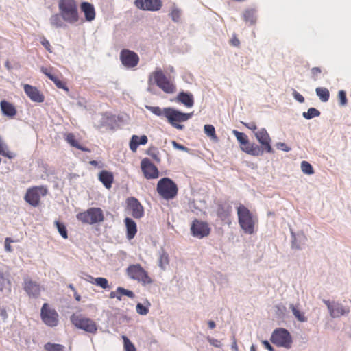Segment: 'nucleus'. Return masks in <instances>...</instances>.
Masks as SVG:
<instances>
[{
	"label": "nucleus",
	"instance_id": "18",
	"mask_svg": "<svg viewBox=\"0 0 351 351\" xmlns=\"http://www.w3.org/2000/svg\"><path fill=\"white\" fill-rule=\"evenodd\" d=\"M23 289L29 298H38L40 297L41 287L39 283L31 278H24Z\"/></svg>",
	"mask_w": 351,
	"mask_h": 351
},
{
	"label": "nucleus",
	"instance_id": "21",
	"mask_svg": "<svg viewBox=\"0 0 351 351\" xmlns=\"http://www.w3.org/2000/svg\"><path fill=\"white\" fill-rule=\"evenodd\" d=\"M241 149L252 156H261L265 152V148L261 145H258L255 143H250L249 141L245 147H241Z\"/></svg>",
	"mask_w": 351,
	"mask_h": 351
},
{
	"label": "nucleus",
	"instance_id": "50",
	"mask_svg": "<svg viewBox=\"0 0 351 351\" xmlns=\"http://www.w3.org/2000/svg\"><path fill=\"white\" fill-rule=\"evenodd\" d=\"M338 99L341 106H345L347 105L348 99L346 97V92L345 90H341L338 92Z\"/></svg>",
	"mask_w": 351,
	"mask_h": 351
},
{
	"label": "nucleus",
	"instance_id": "30",
	"mask_svg": "<svg viewBox=\"0 0 351 351\" xmlns=\"http://www.w3.org/2000/svg\"><path fill=\"white\" fill-rule=\"evenodd\" d=\"M66 21L64 19V16L59 12L58 13L54 14L49 18L50 25L55 28H64L66 27L65 24Z\"/></svg>",
	"mask_w": 351,
	"mask_h": 351
},
{
	"label": "nucleus",
	"instance_id": "34",
	"mask_svg": "<svg viewBox=\"0 0 351 351\" xmlns=\"http://www.w3.org/2000/svg\"><path fill=\"white\" fill-rule=\"evenodd\" d=\"M159 258H158V266L165 269L166 265L169 264V256L168 254L165 252L162 247L158 251Z\"/></svg>",
	"mask_w": 351,
	"mask_h": 351
},
{
	"label": "nucleus",
	"instance_id": "26",
	"mask_svg": "<svg viewBox=\"0 0 351 351\" xmlns=\"http://www.w3.org/2000/svg\"><path fill=\"white\" fill-rule=\"evenodd\" d=\"M291 234V248L295 250H301V245H304L306 241V236L302 232L295 233L292 230Z\"/></svg>",
	"mask_w": 351,
	"mask_h": 351
},
{
	"label": "nucleus",
	"instance_id": "29",
	"mask_svg": "<svg viewBox=\"0 0 351 351\" xmlns=\"http://www.w3.org/2000/svg\"><path fill=\"white\" fill-rule=\"evenodd\" d=\"M1 110L3 115L8 117H13L16 114V110L14 106L6 100H2L0 102Z\"/></svg>",
	"mask_w": 351,
	"mask_h": 351
},
{
	"label": "nucleus",
	"instance_id": "42",
	"mask_svg": "<svg viewBox=\"0 0 351 351\" xmlns=\"http://www.w3.org/2000/svg\"><path fill=\"white\" fill-rule=\"evenodd\" d=\"M44 348L46 351H64V346L61 344L48 342L45 344Z\"/></svg>",
	"mask_w": 351,
	"mask_h": 351
},
{
	"label": "nucleus",
	"instance_id": "35",
	"mask_svg": "<svg viewBox=\"0 0 351 351\" xmlns=\"http://www.w3.org/2000/svg\"><path fill=\"white\" fill-rule=\"evenodd\" d=\"M232 134L234 135L237 140L240 143L241 147H245L246 144H247L249 139L248 136L245 133L239 132L236 130H233Z\"/></svg>",
	"mask_w": 351,
	"mask_h": 351
},
{
	"label": "nucleus",
	"instance_id": "62",
	"mask_svg": "<svg viewBox=\"0 0 351 351\" xmlns=\"http://www.w3.org/2000/svg\"><path fill=\"white\" fill-rule=\"evenodd\" d=\"M276 308H277L276 313L279 315L283 314L286 310V307L283 305H276Z\"/></svg>",
	"mask_w": 351,
	"mask_h": 351
},
{
	"label": "nucleus",
	"instance_id": "55",
	"mask_svg": "<svg viewBox=\"0 0 351 351\" xmlns=\"http://www.w3.org/2000/svg\"><path fill=\"white\" fill-rule=\"evenodd\" d=\"M208 339V341L209 342V343L212 346H213L214 347H216V348H221V343L220 342V341L216 339H214L213 337H208L207 338Z\"/></svg>",
	"mask_w": 351,
	"mask_h": 351
},
{
	"label": "nucleus",
	"instance_id": "39",
	"mask_svg": "<svg viewBox=\"0 0 351 351\" xmlns=\"http://www.w3.org/2000/svg\"><path fill=\"white\" fill-rule=\"evenodd\" d=\"M90 282L104 289L110 288L108 280L106 278L97 277L94 281L90 280Z\"/></svg>",
	"mask_w": 351,
	"mask_h": 351
},
{
	"label": "nucleus",
	"instance_id": "33",
	"mask_svg": "<svg viewBox=\"0 0 351 351\" xmlns=\"http://www.w3.org/2000/svg\"><path fill=\"white\" fill-rule=\"evenodd\" d=\"M289 308L291 310V312L294 317L301 322H305L307 321L306 317L304 315L303 312H301L296 306L293 304H289Z\"/></svg>",
	"mask_w": 351,
	"mask_h": 351
},
{
	"label": "nucleus",
	"instance_id": "27",
	"mask_svg": "<svg viewBox=\"0 0 351 351\" xmlns=\"http://www.w3.org/2000/svg\"><path fill=\"white\" fill-rule=\"evenodd\" d=\"M99 180L106 189H109L112 187V184L114 181V175L110 171L102 170L99 173Z\"/></svg>",
	"mask_w": 351,
	"mask_h": 351
},
{
	"label": "nucleus",
	"instance_id": "6",
	"mask_svg": "<svg viewBox=\"0 0 351 351\" xmlns=\"http://www.w3.org/2000/svg\"><path fill=\"white\" fill-rule=\"evenodd\" d=\"M270 341L278 347L289 349L291 347L293 339L289 330L284 328H277L271 333Z\"/></svg>",
	"mask_w": 351,
	"mask_h": 351
},
{
	"label": "nucleus",
	"instance_id": "47",
	"mask_svg": "<svg viewBox=\"0 0 351 351\" xmlns=\"http://www.w3.org/2000/svg\"><path fill=\"white\" fill-rule=\"evenodd\" d=\"M117 292L119 295H121V297L122 295H125L132 299L135 297V295L132 291L126 289L122 287H118L117 288Z\"/></svg>",
	"mask_w": 351,
	"mask_h": 351
},
{
	"label": "nucleus",
	"instance_id": "25",
	"mask_svg": "<svg viewBox=\"0 0 351 351\" xmlns=\"http://www.w3.org/2000/svg\"><path fill=\"white\" fill-rule=\"evenodd\" d=\"M81 11L84 13L86 21L90 22L95 18V10L93 5L87 1H83L80 4Z\"/></svg>",
	"mask_w": 351,
	"mask_h": 351
},
{
	"label": "nucleus",
	"instance_id": "12",
	"mask_svg": "<svg viewBox=\"0 0 351 351\" xmlns=\"http://www.w3.org/2000/svg\"><path fill=\"white\" fill-rule=\"evenodd\" d=\"M42 321L48 326L54 327L58 324V314L56 310L49 307L47 303H44L40 311Z\"/></svg>",
	"mask_w": 351,
	"mask_h": 351
},
{
	"label": "nucleus",
	"instance_id": "64",
	"mask_svg": "<svg viewBox=\"0 0 351 351\" xmlns=\"http://www.w3.org/2000/svg\"><path fill=\"white\" fill-rule=\"evenodd\" d=\"M147 141H148V138L146 135L143 134L139 137V142H140L141 145H145V144H147Z\"/></svg>",
	"mask_w": 351,
	"mask_h": 351
},
{
	"label": "nucleus",
	"instance_id": "57",
	"mask_svg": "<svg viewBox=\"0 0 351 351\" xmlns=\"http://www.w3.org/2000/svg\"><path fill=\"white\" fill-rule=\"evenodd\" d=\"M13 241L9 238L7 237L5 240V250L8 252H11L12 251V246L10 245L11 243H12Z\"/></svg>",
	"mask_w": 351,
	"mask_h": 351
},
{
	"label": "nucleus",
	"instance_id": "11",
	"mask_svg": "<svg viewBox=\"0 0 351 351\" xmlns=\"http://www.w3.org/2000/svg\"><path fill=\"white\" fill-rule=\"evenodd\" d=\"M156 84L165 93H173L176 90V86L167 79L161 69H157L152 73Z\"/></svg>",
	"mask_w": 351,
	"mask_h": 351
},
{
	"label": "nucleus",
	"instance_id": "46",
	"mask_svg": "<svg viewBox=\"0 0 351 351\" xmlns=\"http://www.w3.org/2000/svg\"><path fill=\"white\" fill-rule=\"evenodd\" d=\"M49 80H51L58 88L63 89L66 92L69 91V88L66 84L59 80L56 75H53V76H50Z\"/></svg>",
	"mask_w": 351,
	"mask_h": 351
},
{
	"label": "nucleus",
	"instance_id": "31",
	"mask_svg": "<svg viewBox=\"0 0 351 351\" xmlns=\"http://www.w3.org/2000/svg\"><path fill=\"white\" fill-rule=\"evenodd\" d=\"M256 10L254 8L246 9L243 14L244 21L246 23H249L250 25H254L256 21Z\"/></svg>",
	"mask_w": 351,
	"mask_h": 351
},
{
	"label": "nucleus",
	"instance_id": "3",
	"mask_svg": "<svg viewBox=\"0 0 351 351\" xmlns=\"http://www.w3.org/2000/svg\"><path fill=\"white\" fill-rule=\"evenodd\" d=\"M156 190L163 199L169 200L176 197L178 188L171 178L165 177L158 182Z\"/></svg>",
	"mask_w": 351,
	"mask_h": 351
},
{
	"label": "nucleus",
	"instance_id": "37",
	"mask_svg": "<svg viewBox=\"0 0 351 351\" xmlns=\"http://www.w3.org/2000/svg\"><path fill=\"white\" fill-rule=\"evenodd\" d=\"M204 133L210 137L212 140H214L215 141H218V138L215 133V127L213 125L210 124H206L204 126Z\"/></svg>",
	"mask_w": 351,
	"mask_h": 351
},
{
	"label": "nucleus",
	"instance_id": "17",
	"mask_svg": "<svg viewBox=\"0 0 351 351\" xmlns=\"http://www.w3.org/2000/svg\"><path fill=\"white\" fill-rule=\"evenodd\" d=\"M134 4L139 10L151 12L159 10L162 5L161 0H135Z\"/></svg>",
	"mask_w": 351,
	"mask_h": 351
},
{
	"label": "nucleus",
	"instance_id": "4",
	"mask_svg": "<svg viewBox=\"0 0 351 351\" xmlns=\"http://www.w3.org/2000/svg\"><path fill=\"white\" fill-rule=\"evenodd\" d=\"M238 221L240 227L245 233L252 234L254 231V222L252 214L250 210L243 205L237 208Z\"/></svg>",
	"mask_w": 351,
	"mask_h": 351
},
{
	"label": "nucleus",
	"instance_id": "61",
	"mask_svg": "<svg viewBox=\"0 0 351 351\" xmlns=\"http://www.w3.org/2000/svg\"><path fill=\"white\" fill-rule=\"evenodd\" d=\"M322 301L326 305L328 312H330L334 303H335V301H330L328 300H324V299Z\"/></svg>",
	"mask_w": 351,
	"mask_h": 351
},
{
	"label": "nucleus",
	"instance_id": "5",
	"mask_svg": "<svg viewBox=\"0 0 351 351\" xmlns=\"http://www.w3.org/2000/svg\"><path fill=\"white\" fill-rule=\"evenodd\" d=\"M76 218L84 224H95L104 220L103 210L100 208L92 207L84 212L77 214Z\"/></svg>",
	"mask_w": 351,
	"mask_h": 351
},
{
	"label": "nucleus",
	"instance_id": "59",
	"mask_svg": "<svg viewBox=\"0 0 351 351\" xmlns=\"http://www.w3.org/2000/svg\"><path fill=\"white\" fill-rule=\"evenodd\" d=\"M40 43L42 44V45L45 47V49L51 53V45H50V43L45 38H43V40L40 41Z\"/></svg>",
	"mask_w": 351,
	"mask_h": 351
},
{
	"label": "nucleus",
	"instance_id": "43",
	"mask_svg": "<svg viewBox=\"0 0 351 351\" xmlns=\"http://www.w3.org/2000/svg\"><path fill=\"white\" fill-rule=\"evenodd\" d=\"M301 170L304 174L308 176L314 173V169L311 164L305 160L301 162Z\"/></svg>",
	"mask_w": 351,
	"mask_h": 351
},
{
	"label": "nucleus",
	"instance_id": "22",
	"mask_svg": "<svg viewBox=\"0 0 351 351\" xmlns=\"http://www.w3.org/2000/svg\"><path fill=\"white\" fill-rule=\"evenodd\" d=\"M176 100L187 108H191L194 105V97L190 92L180 91L176 96Z\"/></svg>",
	"mask_w": 351,
	"mask_h": 351
},
{
	"label": "nucleus",
	"instance_id": "36",
	"mask_svg": "<svg viewBox=\"0 0 351 351\" xmlns=\"http://www.w3.org/2000/svg\"><path fill=\"white\" fill-rule=\"evenodd\" d=\"M0 155L3 156H5L10 159H12L14 157V154L9 152L8 149L7 145L4 143L2 138L0 136Z\"/></svg>",
	"mask_w": 351,
	"mask_h": 351
},
{
	"label": "nucleus",
	"instance_id": "44",
	"mask_svg": "<svg viewBox=\"0 0 351 351\" xmlns=\"http://www.w3.org/2000/svg\"><path fill=\"white\" fill-rule=\"evenodd\" d=\"M140 145L141 144L139 142V136L137 135H132L130 138V143H129V146H130V150L132 152H136V150Z\"/></svg>",
	"mask_w": 351,
	"mask_h": 351
},
{
	"label": "nucleus",
	"instance_id": "9",
	"mask_svg": "<svg viewBox=\"0 0 351 351\" xmlns=\"http://www.w3.org/2000/svg\"><path fill=\"white\" fill-rule=\"evenodd\" d=\"M71 322L76 328L86 332L95 334L97 331V326L95 321L82 315L73 314L71 317Z\"/></svg>",
	"mask_w": 351,
	"mask_h": 351
},
{
	"label": "nucleus",
	"instance_id": "19",
	"mask_svg": "<svg viewBox=\"0 0 351 351\" xmlns=\"http://www.w3.org/2000/svg\"><path fill=\"white\" fill-rule=\"evenodd\" d=\"M127 208L131 211L133 217L140 219L144 215V208L140 202L134 197L126 199Z\"/></svg>",
	"mask_w": 351,
	"mask_h": 351
},
{
	"label": "nucleus",
	"instance_id": "49",
	"mask_svg": "<svg viewBox=\"0 0 351 351\" xmlns=\"http://www.w3.org/2000/svg\"><path fill=\"white\" fill-rule=\"evenodd\" d=\"M180 15L181 11L178 8H173L169 14L172 21L175 23H178L180 21Z\"/></svg>",
	"mask_w": 351,
	"mask_h": 351
},
{
	"label": "nucleus",
	"instance_id": "20",
	"mask_svg": "<svg viewBox=\"0 0 351 351\" xmlns=\"http://www.w3.org/2000/svg\"><path fill=\"white\" fill-rule=\"evenodd\" d=\"M24 91L32 101L37 103H41L44 101V95L36 87L29 84H25Z\"/></svg>",
	"mask_w": 351,
	"mask_h": 351
},
{
	"label": "nucleus",
	"instance_id": "24",
	"mask_svg": "<svg viewBox=\"0 0 351 351\" xmlns=\"http://www.w3.org/2000/svg\"><path fill=\"white\" fill-rule=\"evenodd\" d=\"M232 210V206L228 202L219 203L217 210V216L222 221H226L229 219Z\"/></svg>",
	"mask_w": 351,
	"mask_h": 351
},
{
	"label": "nucleus",
	"instance_id": "38",
	"mask_svg": "<svg viewBox=\"0 0 351 351\" xmlns=\"http://www.w3.org/2000/svg\"><path fill=\"white\" fill-rule=\"evenodd\" d=\"M320 114L321 112H319V110L313 107L308 108L306 112H304L302 113L303 117L307 120H310L313 118L317 117Z\"/></svg>",
	"mask_w": 351,
	"mask_h": 351
},
{
	"label": "nucleus",
	"instance_id": "2",
	"mask_svg": "<svg viewBox=\"0 0 351 351\" xmlns=\"http://www.w3.org/2000/svg\"><path fill=\"white\" fill-rule=\"evenodd\" d=\"M58 6L66 23L73 25L78 22L80 16L75 0H58Z\"/></svg>",
	"mask_w": 351,
	"mask_h": 351
},
{
	"label": "nucleus",
	"instance_id": "53",
	"mask_svg": "<svg viewBox=\"0 0 351 351\" xmlns=\"http://www.w3.org/2000/svg\"><path fill=\"white\" fill-rule=\"evenodd\" d=\"M292 96L299 103L302 104L304 102V97L295 89H293Z\"/></svg>",
	"mask_w": 351,
	"mask_h": 351
},
{
	"label": "nucleus",
	"instance_id": "7",
	"mask_svg": "<svg viewBox=\"0 0 351 351\" xmlns=\"http://www.w3.org/2000/svg\"><path fill=\"white\" fill-rule=\"evenodd\" d=\"M128 276L142 283L143 285H150L153 282L147 272L140 264L130 265L126 268Z\"/></svg>",
	"mask_w": 351,
	"mask_h": 351
},
{
	"label": "nucleus",
	"instance_id": "41",
	"mask_svg": "<svg viewBox=\"0 0 351 351\" xmlns=\"http://www.w3.org/2000/svg\"><path fill=\"white\" fill-rule=\"evenodd\" d=\"M145 303L147 304V305L138 302L136 306V312L141 315H145L149 312V306L151 304L149 302H148L147 300H146Z\"/></svg>",
	"mask_w": 351,
	"mask_h": 351
},
{
	"label": "nucleus",
	"instance_id": "32",
	"mask_svg": "<svg viewBox=\"0 0 351 351\" xmlns=\"http://www.w3.org/2000/svg\"><path fill=\"white\" fill-rule=\"evenodd\" d=\"M317 96L322 102H326L329 100L330 93L326 88L317 87L315 88Z\"/></svg>",
	"mask_w": 351,
	"mask_h": 351
},
{
	"label": "nucleus",
	"instance_id": "48",
	"mask_svg": "<svg viewBox=\"0 0 351 351\" xmlns=\"http://www.w3.org/2000/svg\"><path fill=\"white\" fill-rule=\"evenodd\" d=\"M67 143L73 147H79L80 143L76 140L75 135L73 133H68L66 136Z\"/></svg>",
	"mask_w": 351,
	"mask_h": 351
},
{
	"label": "nucleus",
	"instance_id": "1",
	"mask_svg": "<svg viewBox=\"0 0 351 351\" xmlns=\"http://www.w3.org/2000/svg\"><path fill=\"white\" fill-rule=\"evenodd\" d=\"M145 108L158 117H165L169 124L180 130L184 128V125L180 123L189 120L193 115V112H183L173 107L161 108L159 106L146 105Z\"/></svg>",
	"mask_w": 351,
	"mask_h": 351
},
{
	"label": "nucleus",
	"instance_id": "54",
	"mask_svg": "<svg viewBox=\"0 0 351 351\" xmlns=\"http://www.w3.org/2000/svg\"><path fill=\"white\" fill-rule=\"evenodd\" d=\"M277 149L288 152L291 150V147L287 146L285 143L278 142L276 144Z\"/></svg>",
	"mask_w": 351,
	"mask_h": 351
},
{
	"label": "nucleus",
	"instance_id": "45",
	"mask_svg": "<svg viewBox=\"0 0 351 351\" xmlns=\"http://www.w3.org/2000/svg\"><path fill=\"white\" fill-rule=\"evenodd\" d=\"M122 339L123 341V347L125 351H136L134 343L129 339L127 336L123 335Z\"/></svg>",
	"mask_w": 351,
	"mask_h": 351
},
{
	"label": "nucleus",
	"instance_id": "14",
	"mask_svg": "<svg viewBox=\"0 0 351 351\" xmlns=\"http://www.w3.org/2000/svg\"><path fill=\"white\" fill-rule=\"evenodd\" d=\"M120 60L125 68L132 69L138 64L139 57L136 52L124 49L120 52Z\"/></svg>",
	"mask_w": 351,
	"mask_h": 351
},
{
	"label": "nucleus",
	"instance_id": "58",
	"mask_svg": "<svg viewBox=\"0 0 351 351\" xmlns=\"http://www.w3.org/2000/svg\"><path fill=\"white\" fill-rule=\"evenodd\" d=\"M322 72L321 69L319 67H313L311 70V73L312 74V77L314 80H317V76L320 74Z\"/></svg>",
	"mask_w": 351,
	"mask_h": 351
},
{
	"label": "nucleus",
	"instance_id": "40",
	"mask_svg": "<svg viewBox=\"0 0 351 351\" xmlns=\"http://www.w3.org/2000/svg\"><path fill=\"white\" fill-rule=\"evenodd\" d=\"M54 223L61 237L64 239H67L68 232L66 226L59 221H55Z\"/></svg>",
	"mask_w": 351,
	"mask_h": 351
},
{
	"label": "nucleus",
	"instance_id": "63",
	"mask_svg": "<svg viewBox=\"0 0 351 351\" xmlns=\"http://www.w3.org/2000/svg\"><path fill=\"white\" fill-rule=\"evenodd\" d=\"M40 71L41 72L45 74L49 79V77L50 76H53V74L51 73L49 71H48V69L46 68V67H44V66H42L40 68Z\"/></svg>",
	"mask_w": 351,
	"mask_h": 351
},
{
	"label": "nucleus",
	"instance_id": "8",
	"mask_svg": "<svg viewBox=\"0 0 351 351\" xmlns=\"http://www.w3.org/2000/svg\"><path fill=\"white\" fill-rule=\"evenodd\" d=\"M94 126L102 132L108 130H115L118 126L117 117L108 112L101 114L95 119Z\"/></svg>",
	"mask_w": 351,
	"mask_h": 351
},
{
	"label": "nucleus",
	"instance_id": "15",
	"mask_svg": "<svg viewBox=\"0 0 351 351\" xmlns=\"http://www.w3.org/2000/svg\"><path fill=\"white\" fill-rule=\"evenodd\" d=\"M254 136L260 145L265 148L266 153L273 154L274 152L271 147V139L265 128L258 130Z\"/></svg>",
	"mask_w": 351,
	"mask_h": 351
},
{
	"label": "nucleus",
	"instance_id": "51",
	"mask_svg": "<svg viewBox=\"0 0 351 351\" xmlns=\"http://www.w3.org/2000/svg\"><path fill=\"white\" fill-rule=\"evenodd\" d=\"M147 154L150 156L156 162H160L159 157V152L156 148L149 149L147 152Z\"/></svg>",
	"mask_w": 351,
	"mask_h": 351
},
{
	"label": "nucleus",
	"instance_id": "23",
	"mask_svg": "<svg viewBox=\"0 0 351 351\" xmlns=\"http://www.w3.org/2000/svg\"><path fill=\"white\" fill-rule=\"evenodd\" d=\"M350 313V308L344 306L341 303L335 302L329 312L332 318H338L341 316L346 315Z\"/></svg>",
	"mask_w": 351,
	"mask_h": 351
},
{
	"label": "nucleus",
	"instance_id": "16",
	"mask_svg": "<svg viewBox=\"0 0 351 351\" xmlns=\"http://www.w3.org/2000/svg\"><path fill=\"white\" fill-rule=\"evenodd\" d=\"M141 170L146 179H156L159 176L158 168L149 160L145 158L141 162Z\"/></svg>",
	"mask_w": 351,
	"mask_h": 351
},
{
	"label": "nucleus",
	"instance_id": "28",
	"mask_svg": "<svg viewBox=\"0 0 351 351\" xmlns=\"http://www.w3.org/2000/svg\"><path fill=\"white\" fill-rule=\"evenodd\" d=\"M124 222L126 227V237L129 240H130L135 237L137 232L136 223L132 218L130 217H125Z\"/></svg>",
	"mask_w": 351,
	"mask_h": 351
},
{
	"label": "nucleus",
	"instance_id": "52",
	"mask_svg": "<svg viewBox=\"0 0 351 351\" xmlns=\"http://www.w3.org/2000/svg\"><path fill=\"white\" fill-rule=\"evenodd\" d=\"M171 144H172L173 148H175L176 149L181 150V151H183V152H185L187 153L190 152V149H189L188 147L184 146L183 145L178 143L176 141H172Z\"/></svg>",
	"mask_w": 351,
	"mask_h": 351
},
{
	"label": "nucleus",
	"instance_id": "60",
	"mask_svg": "<svg viewBox=\"0 0 351 351\" xmlns=\"http://www.w3.org/2000/svg\"><path fill=\"white\" fill-rule=\"evenodd\" d=\"M262 343L264 346L265 348L268 350L269 351H275L274 347L271 345L269 341L263 340Z\"/></svg>",
	"mask_w": 351,
	"mask_h": 351
},
{
	"label": "nucleus",
	"instance_id": "10",
	"mask_svg": "<svg viewBox=\"0 0 351 351\" xmlns=\"http://www.w3.org/2000/svg\"><path fill=\"white\" fill-rule=\"evenodd\" d=\"M48 189L45 186H33L27 189L25 195V200L31 206L36 207L39 205L40 197L45 196Z\"/></svg>",
	"mask_w": 351,
	"mask_h": 351
},
{
	"label": "nucleus",
	"instance_id": "56",
	"mask_svg": "<svg viewBox=\"0 0 351 351\" xmlns=\"http://www.w3.org/2000/svg\"><path fill=\"white\" fill-rule=\"evenodd\" d=\"M242 124H243L247 128H248L249 130H252L253 132H254V134H255V132L257 131V127H256V125L255 123L254 122H250V123H245V122H241Z\"/></svg>",
	"mask_w": 351,
	"mask_h": 351
},
{
	"label": "nucleus",
	"instance_id": "13",
	"mask_svg": "<svg viewBox=\"0 0 351 351\" xmlns=\"http://www.w3.org/2000/svg\"><path fill=\"white\" fill-rule=\"evenodd\" d=\"M210 232V228L207 222L198 219L192 221L191 233L196 238L202 239L207 237Z\"/></svg>",
	"mask_w": 351,
	"mask_h": 351
}]
</instances>
